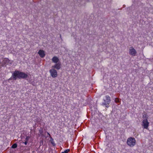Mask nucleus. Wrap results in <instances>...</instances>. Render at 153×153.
I'll use <instances>...</instances> for the list:
<instances>
[{
    "label": "nucleus",
    "mask_w": 153,
    "mask_h": 153,
    "mask_svg": "<svg viewBox=\"0 0 153 153\" xmlns=\"http://www.w3.org/2000/svg\"><path fill=\"white\" fill-rule=\"evenodd\" d=\"M127 144L130 147H133L136 144V140L134 138L130 137L127 140Z\"/></svg>",
    "instance_id": "nucleus-2"
},
{
    "label": "nucleus",
    "mask_w": 153,
    "mask_h": 153,
    "mask_svg": "<svg viewBox=\"0 0 153 153\" xmlns=\"http://www.w3.org/2000/svg\"><path fill=\"white\" fill-rule=\"evenodd\" d=\"M24 143L26 145L27 144V141H25Z\"/></svg>",
    "instance_id": "nucleus-17"
},
{
    "label": "nucleus",
    "mask_w": 153,
    "mask_h": 153,
    "mask_svg": "<svg viewBox=\"0 0 153 153\" xmlns=\"http://www.w3.org/2000/svg\"><path fill=\"white\" fill-rule=\"evenodd\" d=\"M149 123L147 119H144L142 123V126H143L144 128L148 129L149 125Z\"/></svg>",
    "instance_id": "nucleus-6"
},
{
    "label": "nucleus",
    "mask_w": 153,
    "mask_h": 153,
    "mask_svg": "<svg viewBox=\"0 0 153 153\" xmlns=\"http://www.w3.org/2000/svg\"><path fill=\"white\" fill-rule=\"evenodd\" d=\"M52 60L54 63H56L59 62V59L58 57L56 56H54L52 59Z\"/></svg>",
    "instance_id": "nucleus-9"
},
{
    "label": "nucleus",
    "mask_w": 153,
    "mask_h": 153,
    "mask_svg": "<svg viewBox=\"0 0 153 153\" xmlns=\"http://www.w3.org/2000/svg\"><path fill=\"white\" fill-rule=\"evenodd\" d=\"M61 63L60 62H59L58 63H56L55 65L52 66V68L59 70L61 68Z\"/></svg>",
    "instance_id": "nucleus-7"
},
{
    "label": "nucleus",
    "mask_w": 153,
    "mask_h": 153,
    "mask_svg": "<svg viewBox=\"0 0 153 153\" xmlns=\"http://www.w3.org/2000/svg\"><path fill=\"white\" fill-rule=\"evenodd\" d=\"M10 61V60L7 58H4L3 60V62L4 64L9 63Z\"/></svg>",
    "instance_id": "nucleus-10"
},
{
    "label": "nucleus",
    "mask_w": 153,
    "mask_h": 153,
    "mask_svg": "<svg viewBox=\"0 0 153 153\" xmlns=\"http://www.w3.org/2000/svg\"><path fill=\"white\" fill-rule=\"evenodd\" d=\"M143 118H145V119H147V120H148V117H147V114L145 112L143 113Z\"/></svg>",
    "instance_id": "nucleus-11"
},
{
    "label": "nucleus",
    "mask_w": 153,
    "mask_h": 153,
    "mask_svg": "<svg viewBox=\"0 0 153 153\" xmlns=\"http://www.w3.org/2000/svg\"><path fill=\"white\" fill-rule=\"evenodd\" d=\"M17 147V145L16 143L14 144L12 146V148H16Z\"/></svg>",
    "instance_id": "nucleus-13"
},
{
    "label": "nucleus",
    "mask_w": 153,
    "mask_h": 153,
    "mask_svg": "<svg viewBox=\"0 0 153 153\" xmlns=\"http://www.w3.org/2000/svg\"><path fill=\"white\" fill-rule=\"evenodd\" d=\"M69 150L67 149L64 152H62L61 153H68V152H69Z\"/></svg>",
    "instance_id": "nucleus-14"
},
{
    "label": "nucleus",
    "mask_w": 153,
    "mask_h": 153,
    "mask_svg": "<svg viewBox=\"0 0 153 153\" xmlns=\"http://www.w3.org/2000/svg\"><path fill=\"white\" fill-rule=\"evenodd\" d=\"M129 53L131 56H134L136 55L137 52L133 47H131L129 49Z\"/></svg>",
    "instance_id": "nucleus-5"
},
{
    "label": "nucleus",
    "mask_w": 153,
    "mask_h": 153,
    "mask_svg": "<svg viewBox=\"0 0 153 153\" xmlns=\"http://www.w3.org/2000/svg\"><path fill=\"white\" fill-rule=\"evenodd\" d=\"M51 76L53 78L56 77L57 76V72L54 69L52 68L49 71Z\"/></svg>",
    "instance_id": "nucleus-4"
},
{
    "label": "nucleus",
    "mask_w": 153,
    "mask_h": 153,
    "mask_svg": "<svg viewBox=\"0 0 153 153\" xmlns=\"http://www.w3.org/2000/svg\"><path fill=\"white\" fill-rule=\"evenodd\" d=\"M29 137H27L25 139L26 141H27L29 140Z\"/></svg>",
    "instance_id": "nucleus-15"
},
{
    "label": "nucleus",
    "mask_w": 153,
    "mask_h": 153,
    "mask_svg": "<svg viewBox=\"0 0 153 153\" xmlns=\"http://www.w3.org/2000/svg\"><path fill=\"white\" fill-rule=\"evenodd\" d=\"M47 134H48V135L51 138V136L50 134L49 133H48V132H47Z\"/></svg>",
    "instance_id": "nucleus-16"
},
{
    "label": "nucleus",
    "mask_w": 153,
    "mask_h": 153,
    "mask_svg": "<svg viewBox=\"0 0 153 153\" xmlns=\"http://www.w3.org/2000/svg\"><path fill=\"white\" fill-rule=\"evenodd\" d=\"M38 53L40 55V56L42 58L44 57L45 56V52L43 50H39L38 52Z\"/></svg>",
    "instance_id": "nucleus-8"
},
{
    "label": "nucleus",
    "mask_w": 153,
    "mask_h": 153,
    "mask_svg": "<svg viewBox=\"0 0 153 153\" xmlns=\"http://www.w3.org/2000/svg\"><path fill=\"white\" fill-rule=\"evenodd\" d=\"M27 75L23 72H19V71H15L13 75V79L16 80L18 78H24L27 77Z\"/></svg>",
    "instance_id": "nucleus-1"
},
{
    "label": "nucleus",
    "mask_w": 153,
    "mask_h": 153,
    "mask_svg": "<svg viewBox=\"0 0 153 153\" xmlns=\"http://www.w3.org/2000/svg\"><path fill=\"white\" fill-rule=\"evenodd\" d=\"M116 103H118L120 102V99L118 98H116L115 100Z\"/></svg>",
    "instance_id": "nucleus-12"
},
{
    "label": "nucleus",
    "mask_w": 153,
    "mask_h": 153,
    "mask_svg": "<svg viewBox=\"0 0 153 153\" xmlns=\"http://www.w3.org/2000/svg\"><path fill=\"white\" fill-rule=\"evenodd\" d=\"M106 100H104V102L102 104L105 106L107 107H109V104L110 102V98L108 96H105Z\"/></svg>",
    "instance_id": "nucleus-3"
}]
</instances>
